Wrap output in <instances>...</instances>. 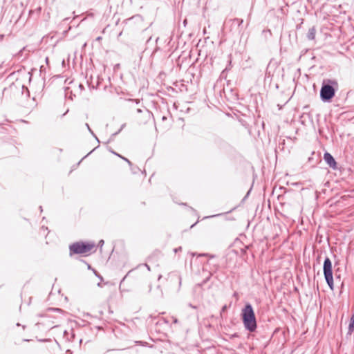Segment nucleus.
Masks as SVG:
<instances>
[{
    "instance_id": "obj_1",
    "label": "nucleus",
    "mask_w": 354,
    "mask_h": 354,
    "mask_svg": "<svg viewBox=\"0 0 354 354\" xmlns=\"http://www.w3.org/2000/svg\"><path fill=\"white\" fill-rule=\"evenodd\" d=\"M242 319L246 329L252 332L257 328V323L254 310L250 304H247L242 310Z\"/></svg>"
},
{
    "instance_id": "obj_2",
    "label": "nucleus",
    "mask_w": 354,
    "mask_h": 354,
    "mask_svg": "<svg viewBox=\"0 0 354 354\" xmlns=\"http://www.w3.org/2000/svg\"><path fill=\"white\" fill-rule=\"evenodd\" d=\"M337 82L335 80H325L320 91V97L324 102L331 100L335 93L337 88Z\"/></svg>"
},
{
    "instance_id": "obj_3",
    "label": "nucleus",
    "mask_w": 354,
    "mask_h": 354,
    "mask_svg": "<svg viewBox=\"0 0 354 354\" xmlns=\"http://www.w3.org/2000/svg\"><path fill=\"white\" fill-rule=\"evenodd\" d=\"M324 274L326 281L331 290H333V277L332 271V263L329 258H326L324 263Z\"/></svg>"
},
{
    "instance_id": "obj_4",
    "label": "nucleus",
    "mask_w": 354,
    "mask_h": 354,
    "mask_svg": "<svg viewBox=\"0 0 354 354\" xmlns=\"http://www.w3.org/2000/svg\"><path fill=\"white\" fill-rule=\"evenodd\" d=\"M94 248L92 243H75L70 246L71 252L75 254H86Z\"/></svg>"
},
{
    "instance_id": "obj_5",
    "label": "nucleus",
    "mask_w": 354,
    "mask_h": 354,
    "mask_svg": "<svg viewBox=\"0 0 354 354\" xmlns=\"http://www.w3.org/2000/svg\"><path fill=\"white\" fill-rule=\"evenodd\" d=\"M324 159L326 163L332 168H336V162L333 157L328 152H326L324 155Z\"/></svg>"
},
{
    "instance_id": "obj_6",
    "label": "nucleus",
    "mask_w": 354,
    "mask_h": 354,
    "mask_svg": "<svg viewBox=\"0 0 354 354\" xmlns=\"http://www.w3.org/2000/svg\"><path fill=\"white\" fill-rule=\"evenodd\" d=\"M315 30L313 28L310 29L308 34V39H313L315 37Z\"/></svg>"
},
{
    "instance_id": "obj_7",
    "label": "nucleus",
    "mask_w": 354,
    "mask_h": 354,
    "mask_svg": "<svg viewBox=\"0 0 354 354\" xmlns=\"http://www.w3.org/2000/svg\"><path fill=\"white\" fill-rule=\"evenodd\" d=\"M100 243L101 245H103V243H104V241H103V240H101V241H100Z\"/></svg>"
},
{
    "instance_id": "obj_8",
    "label": "nucleus",
    "mask_w": 354,
    "mask_h": 354,
    "mask_svg": "<svg viewBox=\"0 0 354 354\" xmlns=\"http://www.w3.org/2000/svg\"><path fill=\"white\" fill-rule=\"evenodd\" d=\"M146 266H147V269H148L149 270H150V268H149V266H147V265H146Z\"/></svg>"
}]
</instances>
